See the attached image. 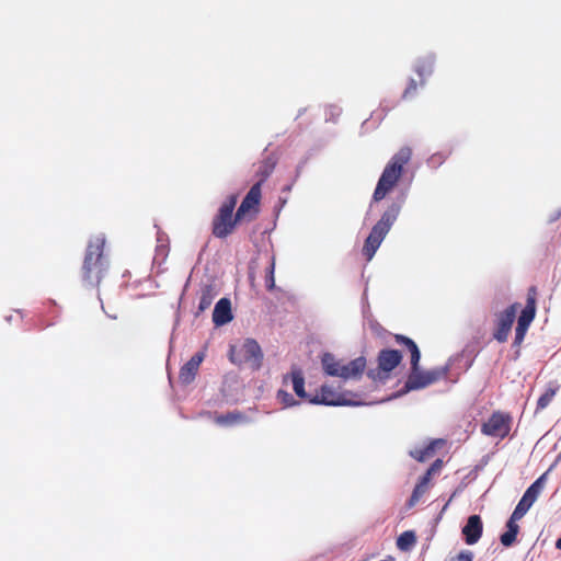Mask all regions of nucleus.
Returning <instances> with one entry per match:
<instances>
[{
	"label": "nucleus",
	"mask_w": 561,
	"mask_h": 561,
	"mask_svg": "<svg viewBox=\"0 0 561 561\" xmlns=\"http://www.w3.org/2000/svg\"><path fill=\"white\" fill-rule=\"evenodd\" d=\"M394 341L397 344L404 346L411 355V369L403 388L400 390V394L426 388L447 378L449 374L448 365L435 367L430 370H422L420 368L421 353L413 340L402 334H396Z\"/></svg>",
	"instance_id": "nucleus-1"
},
{
	"label": "nucleus",
	"mask_w": 561,
	"mask_h": 561,
	"mask_svg": "<svg viewBox=\"0 0 561 561\" xmlns=\"http://www.w3.org/2000/svg\"><path fill=\"white\" fill-rule=\"evenodd\" d=\"M105 242L104 234L94 236L88 242L81 267V278L87 286H99L108 268L104 255Z\"/></svg>",
	"instance_id": "nucleus-2"
},
{
	"label": "nucleus",
	"mask_w": 561,
	"mask_h": 561,
	"mask_svg": "<svg viewBox=\"0 0 561 561\" xmlns=\"http://www.w3.org/2000/svg\"><path fill=\"white\" fill-rule=\"evenodd\" d=\"M512 417L503 412L496 411L481 426L484 435L504 438L511 431Z\"/></svg>",
	"instance_id": "nucleus-11"
},
{
	"label": "nucleus",
	"mask_w": 561,
	"mask_h": 561,
	"mask_svg": "<svg viewBox=\"0 0 561 561\" xmlns=\"http://www.w3.org/2000/svg\"><path fill=\"white\" fill-rule=\"evenodd\" d=\"M216 295H217V293L215 291L213 286L207 285V286L203 287L201 298H199V304H198V310L201 312H203L206 309H208L210 307V305L213 304Z\"/></svg>",
	"instance_id": "nucleus-23"
},
{
	"label": "nucleus",
	"mask_w": 561,
	"mask_h": 561,
	"mask_svg": "<svg viewBox=\"0 0 561 561\" xmlns=\"http://www.w3.org/2000/svg\"><path fill=\"white\" fill-rule=\"evenodd\" d=\"M451 500H453V496L449 499V501H448V502H446V505L444 506V508H446V507L449 505V503H450V501H451Z\"/></svg>",
	"instance_id": "nucleus-37"
},
{
	"label": "nucleus",
	"mask_w": 561,
	"mask_h": 561,
	"mask_svg": "<svg viewBox=\"0 0 561 561\" xmlns=\"http://www.w3.org/2000/svg\"><path fill=\"white\" fill-rule=\"evenodd\" d=\"M238 202L237 195L232 194L219 206L217 214L211 220V233L218 239H226L230 236L238 222L242 221L237 218V213L233 215Z\"/></svg>",
	"instance_id": "nucleus-5"
},
{
	"label": "nucleus",
	"mask_w": 561,
	"mask_h": 561,
	"mask_svg": "<svg viewBox=\"0 0 561 561\" xmlns=\"http://www.w3.org/2000/svg\"><path fill=\"white\" fill-rule=\"evenodd\" d=\"M262 198L261 183L251 186L240 206L237 209V218L242 220H253L260 211V202Z\"/></svg>",
	"instance_id": "nucleus-9"
},
{
	"label": "nucleus",
	"mask_w": 561,
	"mask_h": 561,
	"mask_svg": "<svg viewBox=\"0 0 561 561\" xmlns=\"http://www.w3.org/2000/svg\"><path fill=\"white\" fill-rule=\"evenodd\" d=\"M557 391L558 387H549L546 389V391L539 397L537 401L536 410L539 411L546 409L554 398Z\"/></svg>",
	"instance_id": "nucleus-24"
},
{
	"label": "nucleus",
	"mask_w": 561,
	"mask_h": 561,
	"mask_svg": "<svg viewBox=\"0 0 561 561\" xmlns=\"http://www.w3.org/2000/svg\"><path fill=\"white\" fill-rule=\"evenodd\" d=\"M548 472L541 474L530 486L525 491L524 495L516 505L514 512L515 516H523L528 512L533 504L537 501L538 496L546 486Z\"/></svg>",
	"instance_id": "nucleus-12"
},
{
	"label": "nucleus",
	"mask_w": 561,
	"mask_h": 561,
	"mask_svg": "<svg viewBox=\"0 0 561 561\" xmlns=\"http://www.w3.org/2000/svg\"><path fill=\"white\" fill-rule=\"evenodd\" d=\"M288 378H290V380H291L293 389H294L295 393L300 399L309 401V399L312 398L305 391V377L300 369H298V368L293 369L289 375H286L284 377V382H286Z\"/></svg>",
	"instance_id": "nucleus-20"
},
{
	"label": "nucleus",
	"mask_w": 561,
	"mask_h": 561,
	"mask_svg": "<svg viewBox=\"0 0 561 561\" xmlns=\"http://www.w3.org/2000/svg\"><path fill=\"white\" fill-rule=\"evenodd\" d=\"M518 307V304H513L497 316L496 328L493 332V337L497 342L504 343L507 341Z\"/></svg>",
	"instance_id": "nucleus-13"
},
{
	"label": "nucleus",
	"mask_w": 561,
	"mask_h": 561,
	"mask_svg": "<svg viewBox=\"0 0 561 561\" xmlns=\"http://www.w3.org/2000/svg\"><path fill=\"white\" fill-rule=\"evenodd\" d=\"M556 548L561 550V537L557 540Z\"/></svg>",
	"instance_id": "nucleus-36"
},
{
	"label": "nucleus",
	"mask_w": 561,
	"mask_h": 561,
	"mask_svg": "<svg viewBox=\"0 0 561 561\" xmlns=\"http://www.w3.org/2000/svg\"><path fill=\"white\" fill-rule=\"evenodd\" d=\"M483 524L479 515L469 516L467 524L462 528V535L468 545H474L482 536Z\"/></svg>",
	"instance_id": "nucleus-16"
},
{
	"label": "nucleus",
	"mask_w": 561,
	"mask_h": 561,
	"mask_svg": "<svg viewBox=\"0 0 561 561\" xmlns=\"http://www.w3.org/2000/svg\"><path fill=\"white\" fill-rule=\"evenodd\" d=\"M411 156V148L402 147L390 159L378 180L373 194V202L382 201L394 188L403 173V167L410 161Z\"/></svg>",
	"instance_id": "nucleus-3"
},
{
	"label": "nucleus",
	"mask_w": 561,
	"mask_h": 561,
	"mask_svg": "<svg viewBox=\"0 0 561 561\" xmlns=\"http://www.w3.org/2000/svg\"><path fill=\"white\" fill-rule=\"evenodd\" d=\"M206 352L199 351L194 354L180 369L179 379L183 385H190L195 379L199 366L205 359Z\"/></svg>",
	"instance_id": "nucleus-14"
},
{
	"label": "nucleus",
	"mask_w": 561,
	"mask_h": 561,
	"mask_svg": "<svg viewBox=\"0 0 561 561\" xmlns=\"http://www.w3.org/2000/svg\"><path fill=\"white\" fill-rule=\"evenodd\" d=\"M431 479H432V477H431V476H427V472H425V473H424V476L420 478V480H419V482H417V483H419L420 485H423V486L430 488Z\"/></svg>",
	"instance_id": "nucleus-35"
},
{
	"label": "nucleus",
	"mask_w": 561,
	"mask_h": 561,
	"mask_svg": "<svg viewBox=\"0 0 561 561\" xmlns=\"http://www.w3.org/2000/svg\"><path fill=\"white\" fill-rule=\"evenodd\" d=\"M232 320L231 302L228 298H221L216 304L213 311V322L215 325H224Z\"/></svg>",
	"instance_id": "nucleus-17"
},
{
	"label": "nucleus",
	"mask_w": 561,
	"mask_h": 561,
	"mask_svg": "<svg viewBox=\"0 0 561 561\" xmlns=\"http://www.w3.org/2000/svg\"><path fill=\"white\" fill-rule=\"evenodd\" d=\"M276 399L284 408H290L297 404V401L294 399V397L283 389L277 391Z\"/></svg>",
	"instance_id": "nucleus-29"
},
{
	"label": "nucleus",
	"mask_w": 561,
	"mask_h": 561,
	"mask_svg": "<svg viewBox=\"0 0 561 561\" xmlns=\"http://www.w3.org/2000/svg\"><path fill=\"white\" fill-rule=\"evenodd\" d=\"M213 420L218 426L231 427L247 422V416L240 411H232L226 414L214 413Z\"/></svg>",
	"instance_id": "nucleus-18"
},
{
	"label": "nucleus",
	"mask_w": 561,
	"mask_h": 561,
	"mask_svg": "<svg viewBox=\"0 0 561 561\" xmlns=\"http://www.w3.org/2000/svg\"><path fill=\"white\" fill-rule=\"evenodd\" d=\"M402 354L400 351L385 348L377 357V369L369 370L368 376L373 379L383 381L390 377V373L401 363Z\"/></svg>",
	"instance_id": "nucleus-8"
},
{
	"label": "nucleus",
	"mask_w": 561,
	"mask_h": 561,
	"mask_svg": "<svg viewBox=\"0 0 561 561\" xmlns=\"http://www.w3.org/2000/svg\"><path fill=\"white\" fill-rule=\"evenodd\" d=\"M458 561H472L473 560V553L469 550H463L459 552L457 556Z\"/></svg>",
	"instance_id": "nucleus-34"
},
{
	"label": "nucleus",
	"mask_w": 561,
	"mask_h": 561,
	"mask_svg": "<svg viewBox=\"0 0 561 561\" xmlns=\"http://www.w3.org/2000/svg\"><path fill=\"white\" fill-rule=\"evenodd\" d=\"M516 537L515 534L505 531L501 535L500 540L504 547H511L516 541Z\"/></svg>",
	"instance_id": "nucleus-31"
},
{
	"label": "nucleus",
	"mask_w": 561,
	"mask_h": 561,
	"mask_svg": "<svg viewBox=\"0 0 561 561\" xmlns=\"http://www.w3.org/2000/svg\"><path fill=\"white\" fill-rule=\"evenodd\" d=\"M400 211L401 204L392 203L391 205L388 206V208L381 215L380 219L371 228V231L366 238L362 250L363 255L366 257L367 261H370L374 257L376 251L378 250L385 237L389 232L391 226L397 220Z\"/></svg>",
	"instance_id": "nucleus-4"
},
{
	"label": "nucleus",
	"mask_w": 561,
	"mask_h": 561,
	"mask_svg": "<svg viewBox=\"0 0 561 561\" xmlns=\"http://www.w3.org/2000/svg\"><path fill=\"white\" fill-rule=\"evenodd\" d=\"M416 541L415 534L413 531H404L402 533L398 540L397 546L400 550H409Z\"/></svg>",
	"instance_id": "nucleus-25"
},
{
	"label": "nucleus",
	"mask_w": 561,
	"mask_h": 561,
	"mask_svg": "<svg viewBox=\"0 0 561 561\" xmlns=\"http://www.w3.org/2000/svg\"><path fill=\"white\" fill-rule=\"evenodd\" d=\"M276 165V159L272 156L263 159L256 170V175L260 180L256 183H261V185L267 180V178L272 174Z\"/></svg>",
	"instance_id": "nucleus-22"
},
{
	"label": "nucleus",
	"mask_w": 561,
	"mask_h": 561,
	"mask_svg": "<svg viewBox=\"0 0 561 561\" xmlns=\"http://www.w3.org/2000/svg\"><path fill=\"white\" fill-rule=\"evenodd\" d=\"M427 490H428V488L416 483V485L408 501V507L411 508V507L415 506L420 502L421 497L427 492Z\"/></svg>",
	"instance_id": "nucleus-27"
},
{
	"label": "nucleus",
	"mask_w": 561,
	"mask_h": 561,
	"mask_svg": "<svg viewBox=\"0 0 561 561\" xmlns=\"http://www.w3.org/2000/svg\"><path fill=\"white\" fill-rule=\"evenodd\" d=\"M423 85L420 84V81L417 82L415 79H409L408 84L402 93V100L410 101L413 100L417 95L419 88H422Z\"/></svg>",
	"instance_id": "nucleus-26"
},
{
	"label": "nucleus",
	"mask_w": 561,
	"mask_h": 561,
	"mask_svg": "<svg viewBox=\"0 0 561 561\" xmlns=\"http://www.w3.org/2000/svg\"><path fill=\"white\" fill-rule=\"evenodd\" d=\"M443 467V460L442 459H436L431 466L430 468L426 470L427 472V476H431L433 477L434 474L438 473L440 471Z\"/></svg>",
	"instance_id": "nucleus-33"
},
{
	"label": "nucleus",
	"mask_w": 561,
	"mask_h": 561,
	"mask_svg": "<svg viewBox=\"0 0 561 561\" xmlns=\"http://www.w3.org/2000/svg\"><path fill=\"white\" fill-rule=\"evenodd\" d=\"M309 402L325 405H358L362 403L358 394L350 391L339 392L328 385L321 386L319 392L309 399Z\"/></svg>",
	"instance_id": "nucleus-7"
},
{
	"label": "nucleus",
	"mask_w": 561,
	"mask_h": 561,
	"mask_svg": "<svg viewBox=\"0 0 561 561\" xmlns=\"http://www.w3.org/2000/svg\"><path fill=\"white\" fill-rule=\"evenodd\" d=\"M231 348L230 360L238 364H249L252 369H260L263 363V352L259 343L253 339H247L240 348V358L233 357Z\"/></svg>",
	"instance_id": "nucleus-10"
},
{
	"label": "nucleus",
	"mask_w": 561,
	"mask_h": 561,
	"mask_svg": "<svg viewBox=\"0 0 561 561\" xmlns=\"http://www.w3.org/2000/svg\"><path fill=\"white\" fill-rule=\"evenodd\" d=\"M321 364L327 375L341 377L345 380L359 378L366 368V359L363 356H359L347 364H342L330 353H325L322 356Z\"/></svg>",
	"instance_id": "nucleus-6"
},
{
	"label": "nucleus",
	"mask_w": 561,
	"mask_h": 561,
	"mask_svg": "<svg viewBox=\"0 0 561 561\" xmlns=\"http://www.w3.org/2000/svg\"><path fill=\"white\" fill-rule=\"evenodd\" d=\"M274 273H275V260H274V257H272L271 263L266 270V275H265V286H266V289L270 291L274 290L276 288Z\"/></svg>",
	"instance_id": "nucleus-28"
},
{
	"label": "nucleus",
	"mask_w": 561,
	"mask_h": 561,
	"mask_svg": "<svg viewBox=\"0 0 561 561\" xmlns=\"http://www.w3.org/2000/svg\"><path fill=\"white\" fill-rule=\"evenodd\" d=\"M523 516H515V512L512 513L510 519L507 520L506 523V531L508 533H513L515 534L516 536L518 535V531H519V526L517 524V520L522 519Z\"/></svg>",
	"instance_id": "nucleus-30"
},
{
	"label": "nucleus",
	"mask_w": 561,
	"mask_h": 561,
	"mask_svg": "<svg viewBox=\"0 0 561 561\" xmlns=\"http://www.w3.org/2000/svg\"><path fill=\"white\" fill-rule=\"evenodd\" d=\"M527 331H528V329H526V328H523V327H519V325L516 327V329H515V340H514V345L515 346H519L523 343Z\"/></svg>",
	"instance_id": "nucleus-32"
},
{
	"label": "nucleus",
	"mask_w": 561,
	"mask_h": 561,
	"mask_svg": "<svg viewBox=\"0 0 561 561\" xmlns=\"http://www.w3.org/2000/svg\"><path fill=\"white\" fill-rule=\"evenodd\" d=\"M414 70L420 77V84L424 85L425 79L434 71V57L428 55L417 59Z\"/></svg>",
	"instance_id": "nucleus-21"
},
{
	"label": "nucleus",
	"mask_w": 561,
	"mask_h": 561,
	"mask_svg": "<svg viewBox=\"0 0 561 561\" xmlns=\"http://www.w3.org/2000/svg\"><path fill=\"white\" fill-rule=\"evenodd\" d=\"M537 294V288L535 286L528 288L526 306L518 317L517 325L529 329L536 316Z\"/></svg>",
	"instance_id": "nucleus-15"
},
{
	"label": "nucleus",
	"mask_w": 561,
	"mask_h": 561,
	"mask_svg": "<svg viewBox=\"0 0 561 561\" xmlns=\"http://www.w3.org/2000/svg\"><path fill=\"white\" fill-rule=\"evenodd\" d=\"M445 444L444 439H434L425 447L414 448L410 451V456L416 461L423 462L435 455L436 448L442 447Z\"/></svg>",
	"instance_id": "nucleus-19"
}]
</instances>
